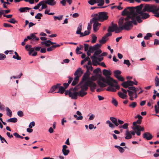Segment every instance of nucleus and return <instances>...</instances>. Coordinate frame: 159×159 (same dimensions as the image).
I'll use <instances>...</instances> for the list:
<instances>
[{"instance_id": "1", "label": "nucleus", "mask_w": 159, "mask_h": 159, "mask_svg": "<svg viewBox=\"0 0 159 159\" xmlns=\"http://www.w3.org/2000/svg\"><path fill=\"white\" fill-rule=\"evenodd\" d=\"M129 11H123L121 12V15L123 16H126L125 18L123 17H120L118 22L119 30L118 32H121V31L125 30H129L133 27L132 24H131Z\"/></svg>"}, {"instance_id": "2", "label": "nucleus", "mask_w": 159, "mask_h": 159, "mask_svg": "<svg viewBox=\"0 0 159 159\" xmlns=\"http://www.w3.org/2000/svg\"><path fill=\"white\" fill-rule=\"evenodd\" d=\"M129 17H130V19L131 20L130 21L131 24H133L135 25H137V21L139 23L142 22V20H141V18L139 16H137L134 12L129 11Z\"/></svg>"}, {"instance_id": "3", "label": "nucleus", "mask_w": 159, "mask_h": 159, "mask_svg": "<svg viewBox=\"0 0 159 159\" xmlns=\"http://www.w3.org/2000/svg\"><path fill=\"white\" fill-rule=\"evenodd\" d=\"M47 3H46V0H43L39 2L37 5L34 6L33 8H29L28 7H21L18 10H30L32 9H34L35 10H37L39 9L40 7L42 6L41 9H46L47 6Z\"/></svg>"}, {"instance_id": "4", "label": "nucleus", "mask_w": 159, "mask_h": 159, "mask_svg": "<svg viewBox=\"0 0 159 159\" xmlns=\"http://www.w3.org/2000/svg\"><path fill=\"white\" fill-rule=\"evenodd\" d=\"M134 11L137 16H138L141 18V20L146 19L149 17L148 14L143 12L144 11Z\"/></svg>"}, {"instance_id": "5", "label": "nucleus", "mask_w": 159, "mask_h": 159, "mask_svg": "<svg viewBox=\"0 0 159 159\" xmlns=\"http://www.w3.org/2000/svg\"><path fill=\"white\" fill-rule=\"evenodd\" d=\"M119 27H118L116 24H115L112 22L111 26L109 27L107 30V31L109 32H112L115 31L116 33H119L120 32H118L119 31Z\"/></svg>"}, {"instance_id": "6", "label": "nucleus", "mask_w": 159, "mask_h": 159, "mask_svg": "<svg viewBox=\"0 0 159 159\" xmlns=\"http://www.w3.org/2000/svg\"><path fill=\"white\" fill-rule=\"evenodd\" d=\"M143 10H159V5L158 6L153 5L146 4Z\"/></svg>"}, {"instance_id": "7", "label": "nucleus", "mask_w": 159, "mask_h": 159, "mask_svg": "<svg viewBox=\"0 0 159 159\" xmlns=\"http://www.w3.org/2000/svg\"><path fill=\"white\" fill-rule=\"evenodd\" d=\"M143 7L142 4L136 7H127L125 8L123 10H142Z\"/></svg>"}, {"instance_id": "8", "label": "nucleus", "mask_w": 159, "mask_h": 159, "mask_svg": "<svg viewBox=\"0 0 159 159\" xmlns=\"http://www.w3.org/2000/svg\"><path fill=\"white\" fill-rule=\"evenodd\" d=\"M99 21L104 20L107 19L108 18V16L107 14V13L105 12H102L99 13Z\"/></svg>"}, {"instance_id": "9", "label": "nucleus", "mask_w": 159, "mask_h": 159, "mask_svg": "<svg viewBox=\"0 0 159 159\" xmlns=\"http://www.w3.org/2000/svg\"><path fill=\"white\" fill-rule=\"evenodd\" d=\"M143 139L147 140H149L152 139L153 137L152 134L149 132H145L143 134Z\"/></svg>"}, {"instance_id": "10", "label": "nucleus", "mask_w": 159, "mask_h": 159, "mask_svg": "<svg viewBox=\"0 0 159 159\" xmlns=\"http://www.w3.org/2000/svg\"><path fill=\"white\" fill-rule=\"evenodd\" d=\"M89 86L90 87V89L92 92H93L97 86L96 84L92 81H88Z\"/></svg>"}, {"instance_id": "11", "label": "nucleus", "mask_w": 159, "mask_h": 159, "mask_svg": "<svg viewBox=\"0 0 159 159\" xmlns=\"http://www.w3.org/2000/svg\"><path fill=\"white\" fill-rule=\"evenodd\" d=\"M93 30L95 32H96L98 30L99 27L100 26L101 24L99 23L98 21L93 22Z\"/></svg>"}, {"instance_id": "12", "label": "nucleus", "mask_w": 159, "mask_h": 159, "mask_svg": "<svg viewBox=\"0 0 159 159\" xmlns=\"http://www.w3.org/2000/svg\"><path fill=\"white\" fill-rule=\"evenodd\" d=\"M61 85L60 84H57L56 85H53L52 86L51 88L49 93H54V91L57 89L60 86V85Z\"/></svg>"}, {"instance_id": "13", "label": "nucleus", "mask_w": 159, "mask_h": 159, "mask_svg": "<svg viewBox=\"0 0 159 159\" xmlns=\"http://www.w3.org/2000/svg\"><path fill=\"white\" fill-rule=\"evenodd\" d=\"M41 43L42 44H44L46 47H49L50 46L51 44H56V43L52 42L50 40L42 41Z\"/></svg>"}, {"instance_id": "14", "label": "nucleus", "mask_w": 159, "mask_h": 159, "mask_svg": "<svg viewBox=\"0 0 159 159\" xmlns=\"http://www.w3.org/2000/svg\"><path fill=\"white\" fill-rule=\"evenodd\" d=\"M102 73L103 75L105 76L106 78L109 79V77H111L110 75H111V73L110 70L104 69L102 70Z\"/></svg>"}, {"instance_id": "15", "label": "nucleus", "mask_w": 159, "mask_h": 159, "mask_svg": "<svg viewBox=\"0 0 159 159\" xmlns=\"http://www.w3.org/2000/svg\"><path fill=\"white\" fill-rule=\"evenodd\" d=\"M88 81L85 82V84L81 85H80V88H81V90L84 91H87L88 89Z\"/></svg>"}, {"instance_id": "16", "label": "nucleus", "mask_w": 159, "mask_h": 159, "mask_svg": "<svg viewBox=\"0 0 159 159\" xmlns=\"http://www.w3.org/2000/svg\"><path fill=\"white\" fill-rule=\"evenodd\" d=\"M100 79L104 83L107 84L108 85H112V84L109 82V79L106 78L105 79L104 77H102L101 75H99Z\"/></svg>"}, {"instance_id": "17", "label": "nucleus", "mask_w": 159, "mask_h": 159, "mask_svg": "<svg viewBox=\"0 0 159 159\" xmlns=\"http://www.w3.org/2000/svg\"><path fill=\"white\" fill-rule=\"evenodd\" d=\"M90 74V72L89 71L86 70V72L84 73L82 77V81H84L86 80L88 78Z\"/></svg>"}, {"instance_id": "18", "label": "nucleus", "mask_w": 159, "mask_h": 159, "mask_svg": "<svg viewBox=\"0 0 159 159\" xmlns=\"http://www.w3.org/2000/svg\"><path fill=\"white\" fill-rule=\"evenodd\" d=\"M78 92H71V93L70 95V97L72 99L76 100L77 98V96L78 95Z\"/></svg>"}, {"instance_id": "19", "label": "nucleus", "mask_w": 159, "mask_h": 159, "mask_svg": "<svg viewBox=\"0 0 159 159\" xmlns=\"http://www.w3.org/2000/svg\"><path fill=\"white\" fill-rule=\"evenodd\" d=\"M99 14H95L91 15V17H93V18L90 20H92L93 22L98 21L99 20V18L98 17Z\"/></svg>"}, {"instance_id": "20", "label": "nucleus", "mask_w": 159, "mask_h": 159, "mask_svg": "<svg viewBox=\"0 0 159 159\" xmlns=\"http://www.w3.org/2000/svg\"><path fill=\"white\" fill-rule=\"evenodd\" d=\"M82 25L81 23H80L79 24V26L77 27V30L76 32V34H80L81 35V34L82 33L81 32L82 29Z\"/></svg>"}, {"instance_id": "21", "label": "nucleus", "mask_w": 159, "mask_h": 159, "mask_svg": "<svg viewBox=\"0 0 159 159\" xmlns=\"http://www.w3.org/2000/svg\"><path fill=\"white\" fill-rule=\"evenodd\" d=\"M60 46V45L56 44L55 45H53L52 46L48 48L47 49V51L48 52H51L53 50V48H56L59 47Z\"/></svg>"}, {"instance_id": "22", "label": "nucleus", "mask_w": 159, "mask_h": 159, "mask_svg": "<svg viewBox=\"0 0 159 159\" xmlns=\"http://www.w3.org/2000/svg\"><path fill=\"white\" fill-rule=\"evenodd\" d=\"M110 119L116 126H117L119 124L117 123V120L116 118L113 117H111Z\"/></svg>"}, {"instance_id": "23", "label": "nucleus", "mask_w": 159, "mask_h": 159, "mask_svg": "<svg viewBox=\"0 0 159 159\" xmlns=\"http://www.w3.org/2000/svg\"><path fill=\"white\" fill-rule=\"evenodd\" d=\"M79 77L80 76L77 75L75 78L74 80L71 84V85L72 86H75L78 83L79 81Z\"/></svg>"}, {"instance_id": "24", "label": "nucleus", "mask_w": 159, "mask_h": 159, "mask_svg": "<svg viewBox=\"0 0 159 159\" xmlns=\"http://www.w3.org/2000/svg\"><path fill=\"white\" fill-rule=\"evenodd\" d=\"M117 94L120 98L123 99H126L127 97V95L123 93L120 92H119Z\"/></svg>"}, {"instance_id": "25", "label": "nucleus", "mask_w": 159, "mask_h": 159, "mask_svg": "<svg viewBox=\"0 0 159 159\" xmlns=\"http://www.w3.org/2000/svg\"><path fill=\"white\" fill-rule=\"evenodd\" d=\"M46 1L47 4L50 6H53L56 4V2L54 0H47Z\"/></svg>"}, {"instance_id": "26", "label": "nucleus", "mask_w": 159, "mask_h": 159, "mask_svg": "<svg viewBox=\"0 0 159 159\" xmlns=\"http://www.w3.org/2000/svg\"><path fill=\"white\" fill-rule=\"evenodd\" d=\"M147 12H151L154 14V16L157 17H159V11H144Z\"/></svg>"}, {"instance_id": "27", "label": "nucleus", "mask_w": 159, "mask_h": 159, "mask_svg": "<svg viewBox=\"0 0 159 159\" xmlns=\"http://www.w3.org/2000/svg\"><path fill=\"white\" fill-rule=\"evenodd\" d=\"M139 126H136V127H133L132 129L134 130H137L136 134L138 136H139L141 134V131L139 130Z\"/></svg>"}, {"instance_id": "28", "label": "nucleus", "mask_w": 159, "mask_h": 159, "mask_svg": "<svg viewBox=\"0 0 159 159\" xmlns=\"http://www.w3.org/2000/svg\"><path fill=\"white\" fill-rule=\"evenodd\" d=\"M109 82H110L112 84H113L112 85H109V86H115V85L113 83L116 84H118V82L117 81L114 80L111 77H109Z\"/></svg>"}, {"instance_id": "29", "label": "nucleus", "mask_w": 159, "mask_h": 159, "mask_svg": "<svg viewBox=\"0 0 159 159\" xmlns=\"http://www.w3.org/2000/svg\"><path fill=\"white\" fill-rule=\"evenodd\" d=\"M102 52V50L100 49H98L97 50H95L93 55L92 56V58H94V57H96V56H98Z\"/></svg>"}, {"instance_id": "30", "label": "nucleus", "mask_w": 159, "mask_h": 159, "mask_svg": "<svg viewBox=\"0 0 159 159\" xmlns=\"http://www.w3.org/2000/svg\"><path fill=\"white\" fill-rule=\"evenodd\" d=\"M59 90L57 92V93H59L60 94H63L65 91V88L63 86H61L59 87Z\"/></svg>"}, {"instance_id": "31", "label": "nucleus", "mask_w": 159, "mask_h": 159, "mask_svg": "<svg viewBox=\"0 0 159 159\" xmlns=\"http://www.w3.org/2000/svg\"><path fill=\"white\" fill-rule=\"evenodd\" d=\"M83 73L82 71H81V68H78L77 70L74 73V75H78L80 76V75L82 74Z\"/></svg>"}, {"instance_id": "32", "label": "nucleus", "mask_w": 159, "mask_h": 159, "mask_svg": "<svg viewBox=\"0 0 159 159\" xmlns=\"http://www.w3.org/2000/svg\"><path fill=\"white\" fill-rule=\"evenodd\" d=\"M31 46L30 45H27L25 46V48L28 51H30L33 52L34 51V48H31Z\"/></svg>"}, {"instance_id": "33", "label": "nucleus", "mask_w": 159, "mask_h": 159, "mask_svg": "<svg viewBox=\"0 0 159 159\" xmlns=\"http://www.w3.org/2000/svg\"><path fill=\"white\" fill-rule=\"evenodd\" d=\"M114 76L116 78H117V77L120 75L121 73V71L119 70H116L114 71Z\"/></svg>"}, {"instance_id": "34", "label": "nucleus", "mask_w": 159, "mask_h": 159, "mask_svg": "<svg viewBox=\"0 0 159 159\" xmlns=\"http://www.w3.org/2000/svg\"><path fill=\"white\" fill-rule=\"evenodd\" d=\"M129 82V80L124 82L121 84V85L124 88H127L130 86Z\"/></svg>"}, {"instance_id": "35", "label": "nucleus", "mask_w": 159, "mask_h": 159, "mask_svg": "<svg viewBox=\"0 0 159 159\" xmlns=\"http://www.w3.org/2000/svg\"><path fill=\"white\" fill-rule=\"evenodd\" d=\"M91 59H92V62H93V66H97V64L98 63V62L97 60V57H94V58L92 57V56L90 57Z\"/></svg>"}, {"instance_id": "36", "label": "nucleus", "mask_w": 159, "mask_h": 159, "mask_svg": "<svg viewBox=\"0 0 159 159\" xmlns=\"http://www.w3.org/2000/svg\"><path fill=\"white\" fill-rule=\"evenodd\" d=\"M78 92V96L80 97H83L87 94V93L85 91L80 90Z\"/></svg>"}, {"instance_id": "37", "label": "nucleus", "mask_w": 159, "mask_h": 159, "mask_svg": "<svg viewBox=\"0 0 159 159\" xmlns=\"http://www.w3.org/2000/svg\"><path fill=\"white\" fill-rule=\"evenodd\" d=\"M125 135L126 136L125 138L126 139H130L132 138V136L130 132L128 130H127L126 131Z\"/></svg>"}, {"instance_id": "38", "label": "nucleus", "mask_w": 159, "mask_h": 159, "mask_svg": "<svg viewBox=\"0 0 159 159\" xmlns=\"http://www.w3.org/2000/svg\"><path fill=\"white\" fill-rule=\"evenodd\" d=\"M17 121V119L16 118L14 117L11 118L7 121V122L16 123Z\"/></svg>"}, {"instance_id": "39", "label": "nucleus", "mask_w": 159, "mask_h": 159, "mask_svg": "<svg viewBox=\"0 0 159 159\" xmlns=\"http://www.w3.org/2000/svg\"><path fill=\"white\" fill-rule=\"evenodd\" d=\"M110 9H118V10H120L123 9V8L121 7L120 5H119L118 6H111V7H110Z\"/></svg>"}, {"instance_id": "40", "label": "nucleus", "mask_w": 159, "mask_h": 159, "mask_svg": "<svg viewBox=\"0 0 159 159\" xmlns=\"http://www.w3.org/2000/svg\"><path fill=\"white\" fill-rule=\"evenodd\" d=\"M114 86L108 87L107 89V90L109 91H111L112 92H115L116 91V89L115 88H113Z\"/></svg>"}, {"instance_id": "41", "label": "nucleus", "mask_w": 159, "mask_h": 159, "mask_svg": "<svg viewBox=\"0 0 159 159\" xmlns=\"http://www.w3.org/2000/svg\"><path fill=\"white\" fill-rule=\"evenodd\" d=\"M6 110L7 112V115L10 117H11L12 115V112L7 107H6Z\"/></svg>"}, {"instance_id": "42", "label": "nucleus", "mask_w": 159, "mask_h": 159, "mask_svg": "<svg viewBox=\"0 0 159 159\" xmlns=\"http://www.w3.org/2000/svg\"><path fill=\"white\" fill-rule=\"evenodd\" d=\"M155 83L156 87L159 86V78L157 76H156L155 78Z\"/></svg>"}, {"instance_id": "43", "label": "nucleus", "mask_w": 159, "mask_h": 159, "mask_svg": "<svg viewBox=\"0 0 159 159\" xmlns=\"http://www.w3.org/2000/svg\"><path fill=\"white\" fill-rule=\"evenodd\" d=\"M142 120H139L138 119L137 121H134L133 123V127H136V126H139V125H137V124H138L139 125H140L141 123Z\"/></svg>"}, {"instance_id": "44", "label": "nucleus", "mask_w": 159, "mask_h": 159, "mask_svg": "<svg viewBox=\"0 0 159 159\" xmlns=\"http://www.w3.org/2000/svg\"><path fill=\"white\" fill-rule=\"evenodd\" d=\"M115 147L116 148H117L118 149L119 151L121 153H123L125 151L124 149L123 148L121 147L120 146L117 145H115Z\"/></svg>"}, {"instance_id": "45", "label": "nucleus", "mask_w": 159, "mask_h": 159, "mask_svg": "<svg viewBox=\"0 0 159 159\" xmlns=\"http://www.w3.org/2000/svg\"><path fill=\"white\" fill-rule=\"evenodd\" d=\"M34 34H36L35 33L34 34L32 33L31 34L30 36H27V38L29 39H34L35 38H36V36L34 35Z\"/></svg>"}, {"instance_id": "46", "label": "nucleus", "mask_w": 159, "mask_h": 159, "mask_svg": "<svg viewBox=\"0 0 159 159\" xmlns=\"http://www.w3.org/2000/svg\"><path fill=\"white\" fill-rule=\"evenodd\" d=\"M97 83L101 87H104L107 86V85L100 81H97Z\"/></svg>"}, {"instance_id": "47", "label": "nucleus", "mask_w": 159, "mask_h": 159, "mask_svg": "<svg viewBox=\"0 0 159 159\" xmlns=\"http://www.w3.org/2000/svg\"><path fill=\"white\" fill-rule=\"evenodd\" d=\"M97 3H98V6L101 7L104 5V0H100L97 1Z\"/></svg>"}, {"instance_id": "48", "label": "nucleus", "mask_w": 159, "mask_h": 159, "mask_svg": "<svg viewBox=\"0 0 159 159\" xmlns=\"http://www.w3.org/2000/svg\"><path fill=\"white\" fill-rule=\"evenodd\" d=\"M14 53L16 56L15 55L13 56V58L16 59L17 60H21V57L19 56L17 53L16 52H15Z\"/></svg>"}, {"instance_id": "49", "label": "nucleus", "mask_w": 159, "mask_h": 159, "mask_svg": "<svg viewBox=\"0 0 159 159\" xmlns=\"http://www.w3.org/2000/svg\"><path fill=\"white\" fill-rule=\"evenodd\" d=\"M90 33V32L89 31L86 30L84 31V34L83 33H81V35H80V37H83L87 35H89Z\"/></svg>"}, {"instance_id": "50", "label": "nucleus", "mask_w": 159, "mask_h": 159, "mask_svg": "<svg viewBox=\"0 0 159 159\" xmlns=\"http://www.w3.org/2000/svg\"><path fill=\"white\" fill-rule=\"evenodd\" d=\"M102 45L101 44L97 43L96 45L93 46V47L95 50H97Z\"/></svg>"}, {"instance_id": "51", "label": "nucleus", "mask_w": 159, "mask_h": 159, "mask_svg": "<svg viewBox=\"0 0 159 159\" xmlns=\"http://www.w3.org/2000/svg\"><path fill=\"white\" fill-rule=\"evenodd\" d=\"M152 36V35L150 33H148L146 35L144 36V39L145 40H148Z\"/></svg>"}, {"instance_id": "52", "label": "nucleus", "mask_w": 159, "mask_h": 159, "mask_svg": "<svg viewBox=\"0 0 159 159\" xmlns=\"http://www.w3.org/2000/svg\"><path fill=\"white\" fill-rule=\"evenodd\" d=\"M63 17V15H61L58 16H54L53 18L55 20H56L57 19L59 20H61L62 19Z\"/></svg>"}, {"instance_id": "53", "label": "nucleus", "mask_w": 159, "mask_h": 159, "mask_svg": "<svg viewBox=\"0 0 159 159\" xmlns=\"http://www.w3.org/2000/svg\"><path fill=\"white\" fill-rule=\"evenodd\" d=\"M106 42L107 40H106V38L104 36L102 37V39L99 41L101 44H104L106 43Z\"/></svg>"}, {"instance_id": "54", "label": "nucleus", "mask_w": 159, "mask_h": 159, "mask_svg": "<svg viewBox=\"0 0 159 159\" xmlns=\"http://www.w3.org/2000/svg\"><path fill=\"white\" fill-rule=\"evenodd\" d=\"M135 82H133L132 81L129 80V83L130 86H133L134 85H137L138 82L136 81L135 80Z\"/></svg>"}, {"instance_id": "55", "label": "nucleus", "mask_w": 159, "mask_h": 159, "mask_svg": "<svg viewBox=\"0 0 159 159\" xmlns=\"http://www.w3.org/2000/svg\"><path fill=\"white\" fill-rule=\"evenodd\" d=\"M106 123L107 124H108L109 125V126L112 128H114L115 127V126L111 122V121L109 120H108L106 121Z\"/></svg>"}, {"instance_id": "56", "label": "nucleus", "mask_w": 159, "mask_h": 159, "mask_svg": "<svg viewBox=\"0 0 159 159\" xmlns=\"http://www.w3.org/2000/svg\"><path fill=\"white\" fill-rule=\"evenodd\" d=\"M97 39V37L95 36L94 34H93L92 36V39L91 41V43H94L96 41Z\"/></svg>"}, {"instance_id": "57", "label": "nucleus", "mask_w": 159, "mask_h": 159, "mask_svg": "<svg viewBox=\"0 0 159 159\" xmlns=\"http://www.w3.org/2000/svg\"><path fill=\"white\" fill-rule=\"evenodd\" d=\"M92 20H90V22L88 24V25L87 26V29L89 31L91 28V26H92V24L93 23V21H92Z\"/></svg>"}, {"instance_id": "58", "label": "nucleus", "mask_w": 159, "mask_h": 159, "mask_svg": "<svg viewBox=\"0 0 159 159\" xmlns=\"http://www.w3.org/2000/svg\"><path fill=\"white\" fill-rule=\"evenodd\" d=\"M62 152L64 155L66 156L69 153L70 151L68 149H64V150H62Z\"/></svg>"}, {"instance_id": "59", "label": "nucleus", "mask_w": 159, "mask_h": 159, "mask_svg": "<svg viewBox=\"0 0 159 159\" xmlns=\"http://www.w3.org/2000/svg\"><path fill=\"white\" fill-rule=\"evenodd\" d=\"M137 105V103L135 102H132L130 104L129 106L132 108H134L136 107Z\"/></svg>"}, {"instance_id": "60", "label": "nucleus", "mask_w": 159, "mask_h": 159, "mask_svg": "<svg viewBox=\"0 0 159 159\" xmlns=\"http://www.w3.org/2000/svg\"><path fill=\"white\" fill-rule=\"evenodd\" d=\"M89 3L91 5H93L94 4L97 3L96 0H90L88 1Z\"/></svg>"}, {"instance_id": "61", "label": "nucleus", "mask_w": 159, "mask_h": 159, "mask_svg": "<svg viewBox=\"0 0 159 159\" xmlns=\"http://www.w3.org/2000/svg\"><path fill=\"white\" fill-rule=\"evenodd\" d=\"M8 22L12 24H15L17 22V21L14 18H11L8 21Z\"/></svg>"}, {"instance_id": "62", "label": "nucleus", "mask_w": 159, "mask_h": 159, "mask_svg": "<svg viewBox=\"0 0 159 159\" xmlns=\"http://www.w3.org/2000/svg\"><path fill=\"white\" fill-rule=\"evenodd\" d=\"M112 103L115 106H117L118 105V102L114 98H112Z\"/></svg>"}, {"instance_id": "63", "label": "nucleus", "mask_w": 159, "mask_h": 159, "mask_svg": "<svg viewBox=\"0 0 159 159\" xmlns=\"http://www.w3.org/2000/svg\"><path fill=\"white\" fill-rule=\"evenodd\" d=\"M82 82H80L73 89V90L74 91H77L80 88V85L81 84Z\"/></svg>"}, {"instance_id": "64", "label": "nucleus", "mask_w": 159, "mask_h": 159, "mask_svg": "<svg viewBox=\"0 0 159 159\" xmlns=\"http://www.w3.org/2000/svg\"><path fill=\"white\" fill-rule=\"evenodd\" d=\"M124 64H126L128 67L130 65V63L128 60H124Z\"/></svg>"}]
</instances>
